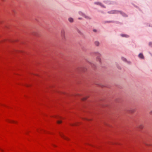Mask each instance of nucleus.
I'll return each mask as SVG.
<instances>
[{"label":"nucleus","mask_w":152,"mask_h":152,"mask_svg":"<svg viewBox=\"0 0 152 152\" xmlns=\"http://www.w3.org/2000/svg\"><path fill=\"white\" fill-rule=\"evenodd\" d=\"M65 31L64 29H62L61 31V36L62 39L64 40L66 39Z\"/></svg>","instance_id":"nucleus-1"},{"label":"nucleus","mask_w":152,"mask_h":152,"mask_svg":"<svg viewBox=\"0 0 152 152\" xmlns=\"http://www.w3.org/2000/svg\"><path fill=\"white\" fill-rule=\"evenodd\" d=\"M79 14L80 15L83 17L87 19H91L89 17L86 15L85 14L81 12H79Z\"/></svg>","instance_id":"nucleus-2"},{"label":"nucleus","mask_w":152,"mask_h":152,"mask_svg":"<svg viewBox=\"0 0 152 152\" xmlns=\"http://www.w3.org/2000/svg\"><path fill=\"white\" fill-rule=\"evenodd\" d=\"M60 136L64 138V139L66 140H69V139L67 138V137H65L63 134H61V133H60Z\"/></svg>","instance_id":"nucleus-3"},{"label":"nucleus","mask_w":152,"mask_h":152,"mask_svg":"<svg viewBox=\"0 0 152 152\" xmlns=\"http://www.w3.org/2000/svg\"><path fill=\"white\" fill-rule=\"evenodd\" d=\"M118 12H120L121 14H124V13H122V12L119 11H117L116 10H113L112 11H111V13H118Z\"/></svg>","instance_id":"nucleus-4"},{"label":"nucleus","mask_w":152,"mask_h":152,"mask_svg":"<svg viewBox=\"0 0 152 152\" xmlns=\"http://www.w3.org/2000/svg\"><path fill=\"white\" fill-rule=\"evenodd\" d=\"M96 61H97L98 62L99 64H100L101 63V59L99 57V56L97 57L96 58Z\"/></svg>","instance_id":"nucleus-5"},{"label":"nucleus","mask_w":152,"mask_h":152,"mask_svg":"<svg viewBox=\"0 0 152 152\" xmlns=\"http://www.w3.org/2000/svg\"><path fill=\"white\" fill-rule=\"evenodd\" d=\"M95 45L96 46H98L99 45V43L98 41H96L94 42Z\"/></svg>","instance_id":"nucleus-6"},{"label":"nucleus","mask_w":152,"mask_h":152,"mask_svg":"<svg viewBox=\"0 0 152 152\" xmlns=\"http://www.w3.org/2000/svg\"><path fill=\"white\" fill-rule=\"evenodd\" d=\"M68 20L70 22L72 23L73 21V19L71 18H68Z\"/></svg>","instance_id":"nucleus-7"},{"label":"nucleus","mask_w":152,"mask_h":152,"mask_svg":"<svg viewBox=\"0 0 152 152\" xmlns=\"http://www.w3.org/2000/svg\"><path fill=\"white\" fill-rule=\"evenodd\" d=\"M139 57L141 58H144L143 56L142 53H140L139 55Z\"/></svg>","instance_id":"nucleus-8"},{"label":"nucleus","mask_w":152,"mask_h":152,"mask_svg":"<svg viewBox=\"0 0 152 152\" xmlns=\"http://www.w3.org/2000/svg\"><path fill=\"white\" fill-rule=\"evenodd\" d=\"M121 36L122 37H129V36L128 35H125V34H121Z\"/></svg>","instance_id":"nucleus-9"},{"label":"nucleus","mask_w":152,"mask_h":152,"mask_svg":"<svg viewBox=\"0 0 152 152\" xmlns=\"http://www.w3.org/2000/svg\"><path fill=\"white\" fill-rule=\"evenodd\" d=\"M95 4H96L99 5H101V6H102V4L99 2H95Z\"/></svg>","instance_id":"nucleus-10"},{"label":"nucleus","mask_w":152,"mask_h":152,"mask_svg":"<svg viewBox=\"0 0 152 152\" xmlns=\"http://www.w3.org/2000/svg\"><path fill=\"white\" fill-rule=\"evenodd\" d=\"M88 97L87 96L83 98L82 99V100L83 101L85 100L88 98Z\"/></svg>","instance_id":"nucleus-11"},{"label":"nucleus","mask_w":152,"mask_h":152,"mask_svg":"<svg viewBox=\"0 0 152 152\" xmlns=\"http://www.w3.org/2000/svg\"><path fill=\"white\" fill-rule=\"evenodd\" d=\"M149 45L150 46L152 47V42H150L149 43Z\"/></svg>","instance_id":"nucleus-12"},{"label":"nucleus","mask_w":152,"mask_h":152,"mask_svg":"<svg viewBox=\"0 0 152 152\" xmlns=\"http://www.w3.org/2000/svg\"><path fill=\"white\" fill-rule=\"evenodd\" d=\"M62 121H57V123L58 124H60L61 123Z\"/></svg>","instance_id":"nucleus-13"},{"label":"nucleus","mask_w":152,"mask_h":152,"mask_svg":"<svg viewBox=\"0 0 152 152\" xmlns=\"http://www.w3.org/2000/svg\"><path fill=\"white\" fill-rule=\"evenodd\" d=\"M70 125L71 126H76V124H70Z\"/></svg>","instance_id":"nucleus-14"},{"label":"nucleus","mask_w":152,"mask_h":152,"mask_svg":"<svg viewBox=\"0 0 152 152\" xmlns=\"http://www.w3.org/2000/svg\"><path fill=\"white\" fill-rule=\"evenodd\" d=\"M8 121L9 122H12V123H15V121Z\"/></svg>","instance_id":"nucleus-15"},{"label":"nucleus","mask_w":152,"mask_h":152,"mask_svg":"<svg viewBox=\"0 0 152 152\" xmlns=\"http://www.w3.org/2000/svg\"><path fill=\"white\" fill-rule=\"evenodd\" d=\"M145 144L147 145V146H149L150 145H149L148 144H147V143H145Z\"/></svg>","instance_id":"nucleus-16"},{"label":"nucleus","mask_w":152,"mask_h":152,"mask_svg":"<svg viewBox=\"0 0 152 152\" xmlns=\"http://www.w3.org/2000/svg\"><path fill=\"white\" fill-rule=\"evenodd\" d=\"M123 59L124 61H125L126 60V59L125 58H123Z\"/></svg>","instance_id":"nucleus-17"},{"label":"nucleus","mask_w":152,"mask_h":152,"mask_svg":"<svg viewBox=\"0 0 152 152\" xmlns=\"http://www.w3.org/2000/svg\"><path fill=\"white\" fill-rule=\"evenodd\" d=\"M140 129H142V128L143 127H142V126H141V127H140Z\"/></svg>","instance_id":"nucleus-18"},{"label":"nucleus","mask_w":152,"mask_h":152,"mask_svg":"<svg viewBox=\"0 0 152 152\" xmlns=\"http://www.w3.org/2000/svg\"><path fill=\"white\" fill-rule=\"evenodd\" d=\"M79 20H81L82 19L81 18H78Z\"/></svg>","instance_id":"nucleus-19"},{"label":"nucleus","mask_w":152,"mask_h":152,"mask_svg":"<svg viewBox=\"0 0 152 152\" xmlns=\"http://www.w3.org/2000/svg\"><path fill=\"white\" fill-rule=\"evenodd\" d=\"M150 113L151 114H152V110L150 112Z\"/></svg>","instance_id":"nucleus-20"},{"label":"nucleus","mask_w":152,"mask_h":152,"mask_svg":"<svg viewBox=\"0 0 152 152\" xmlns=\"http://www.w3.org/2000/svg\"><path fill=\"white\" fill-rule=\"evenodd\" d=\"M2 0V1H5V0Z\"/></svg>","instance_id":"nucleus-21"},{"label":"nucleus","mask_w":152,"mask_h":152,"mask_svg":"<svg viewBox=\"0 0 152 152\" xmlns=\"http://www.w3.org/2000/svg\"><path fill=\"white\" fill-rule=\"evenodd\" d=\"M53 146H55V147H56V146L54 145H53Z\"/></svg>","instance_id":"nucleus-22"},{"label":"nucleus","mask_w":152,"mask_h":152,"mask_svg":"<svg viewBox=\"0 0 152 152\" xmlns=\"http://www.w3.org/2000/svg\"><path fill=\"white\" fill-rule=\"evenodd\" d=\"M1 150L2 151H3V150H1Z\"/></svg>","instance_id":"nucleus-23"}]
</instances>
